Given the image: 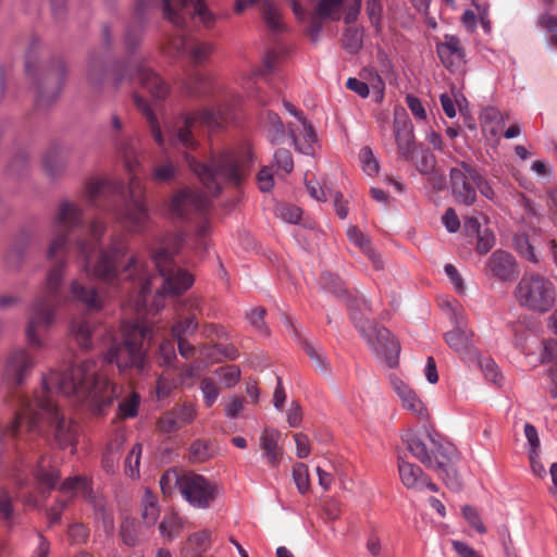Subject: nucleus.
Returning a JSON list of instances; mask_svg holds the SVG:
<instances>
[{
	"mask_svg": "<svg viewBox=\"0 0 557 557\" xmlns=\"http://www.w3.org/2000/svg\"><path fill=\"white\" fill-rule=\"evenodd\" d=\"M55 393L74 397L95 413H101L119 395L117 386L109 380L102 364L95 360L82 361L65 372L51 371L44 376L42 388L35 398L20 395L14 419L7 424L0 423V457L20 450L21 442L28 441L24 433L45 434L44 424L53 430L61 448L74 445L77 426L60 412L53 399Z\"/></svg>",
	"mask_w": 557,
	"mask_h": 557,
	"instance_id": "obj_1",
	"label": "nucleus"
},
{
	"mask_svg": "<svg viewBox=\"0 0 557 557\" xmlns=\"http://www.w3.org/2000/svg\"><path fill=\"white\" fill-rule=\"evenodd\" d=\"M231 109L220 104L216 110L203 109L187 113L173 128L171 145L185 150V160L206 188V194L183 189L171 200L172 218L188 220L193 214H203L209 206V195L218 196L226 186H239L248 173V160H243L231 152L211 156L203 163L189 154L198 147L195 132L205 128L212 133L231 121Z\"/></svg>",
	"mask_w": 557,
	"mask_h": 557,
	"instance_id": "obj_2",
	"label": "nucleus"
},
{
	"mask_svg": "<svg viewBox=\"0 0 557 557\" xmlns=\"http://www.w3.org/2000/svg\"><path fill=\"white\" fill-rule=\"evenodd\" d=\"M106 230L104 222L95 219L89 224L88 238L77 239L76 248L83 261V271L86 275L92 274L103 283L125 290L139 310L146 306L153 276L137 255L131 256L126 263L123 262L128 252V237L123 232L113 233L108 246L101 248L94 260L92 253L100 245Z\"/></svg>",
	"mask_w": 557,
	"mask_h": 557,
	"instance_id": "obj_3",
	"label": "nucleus"
},
{
	"mask_svg": "<svg viewBox=\"0 0 557 557\" xmlns=\"http://www.w3.org/2000/svg\"><path fill=\"white\" fill-rule=\"evenodd\" d=\"M83 225V210L74 202L62 200L51 225V239L47 249L50 269L46 288L33 301L26 325V339L32 348L40 349L45 346L40 333L48 331L54 323L57 307L63 300L60 286L67 267L70 237Z\"/></svg>",
	"mask_w": 557,
	"mask_h": 557,
	"instance_id": "obj_4",
	"label": "nucleus"
},
{
	"mask_svg": "<svg viewBox=\"0 0 557 557\" xmlns=\"http://www.w3.org/2000/svg\"><path fill=\"white\" fill-rule=\"evenodd\" d=\"M115 148L124 161V166L129 173L128 197L129 202L122 208H115L111 203L114 199L123 198V184L109 180L90 178L85 184V197L87 201L101 210L113 212L115 219L127 225L131 233L140 234L150 226V216L145 202V187L136 175L140 166L135 141L131 137H122L123 122L113 114L110 120Z\"/></svg>",
	"mask_w": 557,
	"mask_h": 557,
	"instance_id": "obj_5",
	"label": "nucleus"
},
{
	"mask_svg": "<svg viewBox=\"0 0 557 557\" xmlns=\"http://www.w3.org/2000/svg\"><path fill=\"white\" fill-rule=\"evenodd\" d=\"M87 81L94 88L102 86L107 78L112 79L115 87L132 84L135 81L154 99H165L170 92L169 85L147 65L145 58H128L125 63H115L108 69L104 60L91 54L87 63Z\"/></svg>",
	"mask_w": 557,
	"mask_h": 557,
	"instance_id": "obj_6",
	"label": "nucleus"
},
{
	"mask_svg": "<svg viewBox=\"0 0 557 557\" xmlns=\"http://www.w3.org/2000/svg\"><path fill=\"white\" fill-rule=\"evenodd\" d=\"M403 440L411 455L426 468L436 471L450 490L460 488L461 483L454 468L458 451L451 443L442 440L438 433L431 431L426 432L425 438L407 432Z\"/></svg>",
	"mask_w": 557,
	"mask_h": 557,
	"instance_id": "obj_7",
	"label": "nucleus"
},
{
	"mask_svg": "<svg viewBox=\"0 0 557 557\" xmlns=\"http://www.w3.org/2000/svg\"><path fill=\"white\" fill-rule=\"evenodd\" d=\"M122 342L106 352L104 361L115 363L121 373L143 374L149 368L146 339L152 336V329L144 322L127 321L121 326Z\"/></svg>",
	"mask_w": 557,
	"mask_h": 557,
	"instance_id": "obj_8",
	"label": "nucleus"
},
{
	"mask_svg": "<svg viewBox=\"0 0 557 557\" xmlns=\"http://www.w3.org/2000/svg\"><path fill=\"white\" fill-rule=\"evenodd\" d=\"M184 242L183 234H170L161 242L160 247L152 252L153 263L159 275L163 278L162 288L158 290L157 298L164 295H181L194 283L193 275L180 268L174 261V256L178 253Z\"/></svg>",
	"mask_w": 557,
	"mask_h": 557,
	"instance_id": "obj_9",
	"label": "nucleus"
},
{
	"mask_svg": "<svg viewBox=\"0 0 557 557\" xmlns=\"http://www.w3.org/2000/svg\"><path fill=\"white\" fill-rule=\"evenodd\" d=\"M186 7V0H137L134 16L124 34V46L128 54L139 47L146 24L152 12L159 10L163 17L174 26L185 27V15L181 12Z\"/></svg>",
	"mask_w": 557,
	"mask_h": 557,
	"instance_id": "obj_10",
	"label": "nucleus"
},
{
	"mask_svg": "<svg viewBox=\"0 0 557 557\" xmlns=\"http://www.w3.org/2000/svg\"><path fill=\"white\" fill-rule=\"evenodd\" d=\"M349 308L351 320L375 355L383 359L389 368L397 367L400 352L399 343L387 329L374 324L359 312L361 310L371 311L369 301L364 298H356L350 302Z\"/></svg>",
	"mask_w": 557,
	"mask_h": 557,
	"instance_id": "obj_11",
	"label": "nucleus"
},
{
	"mask_svg": "<svg viewBox=\"0 0 557 557\" xmlns=\"http://www.w3.org/2000/svg\"><path fill=\"white\" fill-rule=\"evenodd\" d=\"M520 306L535 312H547L555 304V286L537 273H524L515 289Z\"/></svg>",
	"mask_w": 557,
	"mask_h": 557,
	"instance_id": "obj_12",
	"label": "nucleus"
},
{
	"mask_svg": "<svg viewBox=\"0 0 557 557\" xmlns=\"http://www.w3.org/2000/svg\"><path fill=\"white\" fill-rule=\"evenodd\" d=\"M479 178L480 171L475 164L458 161L449 171L453 198L465 206H472L478 198L475 184Z\"/></svg>",
	"mask_w": 557,
	"mask_h": 557,
	"instance_id": "obj_13",
	"label": "nucleus"
},
{
	"mask_svg": "<svg viewBox=\"0 0 557 557\" xmlns=\"http://www.w3.org/2000/svg\"><path fill=\"white\" fill-rule=\"evenodd\" d=\"M37 364L36 357L27 348L11 349L3 361L2 380L11 387H18L28 379Z\"/></svg>",
	"mask_w": 557,
	"mask_h": 557,
	"instance_id": "obj_14",
	"label": "nucleus"
},
{
	"mask_svg": "<svg viewBox=\"0 0 557 557\" xmlns=\"http://www.w3.org/2000/svg\"><path fill=\"white\" fill-rule=\"evenodd\" d=\"M216 494V485L200 474L189 472L183 483V497L196 508L210 507Z\"/></svg>",
	"mask_w": 557,
	"mask_h": 557,
	"instance_id": "obj_15",
	"label": "nucleus"
},
{
	"mask_svg": "<svg viewBox=\"0 0 557 557\" xmlns=\"http://www.w3.org/2000/svg\"><path fill=\"white\" fill-rule=\"evenodd\" d=\"M60 492L63 497L58 499L55 504L49 508L47 516L51 524L58 523L61 519L63 509L67 506L69 500L75 496H82L86 500L91 499V487L85 476L67 478L61 485Z\"/></svg>",
	"mask_w": 557,
	"mask_h": 557,
	"instance_id": "obj_16",
	"label": "nucleus"
},
{
	"mask_svg": "<svg viewBox=\"0 0 557 557\" xmlns=\"http://www.w3.org/2000/svg\"><path fill=\"white\" fill-rule=\"evenodd\" d=\"M484 273L487 277H493L500 282H512L519 275V267L513 255L498 249L486 259Z\"/></svg>",
	"mask_w": 557,
	"mask_h": 557,
	"instance_id": "obj_17",
	"label": "nucleus"
},
{
	"mask_svg": "<svg viewBox=\"0 0 557 557\" xmlns=\"http://www.w3.org/2000/svg\"><path fill=\"white\" fill-rule=\"evenodd\" d=\"M474 333L467 329L462 319L456 318L455 327L444 335L446 344L454 349L462 359L472 360L478 358V350L474 347Z\"/></svg>",
	"mask_w": 557,
	"mask_h": 557,
	"instance_id": "obj_18",
	"label": "nucleus"
},
{
	"mask_svg": "<svg viewBox=\"0 0 557 557\" xmlns=\"http://www.w3.org/2000/svg\"><path fill=\"white\" fill-rule=\"evenodd\" d=\"M436 52L443 65L451 73L463 69L466 64L465 49L455 35H445L444 40L436 44Z\"/></svg>",
	"mask_w": 557,
	"mask_h": 557,
	"instance_id": "obj_19",
	"label": "nucleus"
},
{
	"mask_svg": "<svg viewBox=\"0 0 557 557\" xmlns=\"http://www.w3.org/2000/svg\"><path fill=\"white\" fill-rule=\"evenodd\" d=\"M65 73L64 63L59 61L55 67L45 75L38 86V94L36 96L37 107L48 106L57 99L62 89Z\"/></svg>",
	"mask_w": 557,
	"mask_h": 557,
	"instance_id": "obj_20",
	"label": "nucleus"
},
{
	"mask_svg": "<svg viewBox=\"0 0 557 557\" xmlns=\"http://www.w3.org/2000/svg\"><path fill=\"white\" fill-rule=\"evenodd\" d=\"M70 149L60 145L50 146L41 157L42 171L52 181L60 180L66 172Z\"/></svg>",
	"mask_w": 557,
	"mask_h": 557,
	"instance_id": "obj_21",
	"label": "nucleus"
},
{
	"mask_svg": "<svg viewBox=\"0 0 557 557\" xmlns=\"http://www.w3.org/2000/svg\"><path fill=\"white\" fill-rule=\"evenodd\" d=\"M394 136L398 154L405 160H409L414 151L413 126L405 112L395 113Z\"/></svg>",
	"mask_w": 557,
	"mask_h": 557,
	"instance_id": "obj_22",
	"label": "nucleus"
},
{
	"mask_svg": "<svg viewBox=\"0 0 557 557\" xmlns=\"http://www.w3.org/2000/svg\"><path fill=\"white\" fill-rule=\"evenodd\" d=\"M389 381L394 392L403 404V408L410 411L418 419L426 420L429 416L428 410L416 392L395 375H391Z\"/></svg>",
	"mask_w": 557,
	"mask_h": 557,
	"instance_id": "obj_23",
	"label": "nucleus"
},
{
	"mask_svg": "<svg viewBox=\"0 0 557 557\" xmlns=\"http://www.w3.org/2000/svg\"><path fill=\"white\" fill-rule=\"evenodd\" d=\"M281 433L274 429L265 428L260 435V448L271 467H277L282 460L283 450L278 446Z\"/></svg>",
	"mask_w": 557,
	"mask_h": 557,
	"instance_id": "obj_24",
	"label": "nucleus"
},
{
	"mask_svg": "<svg viewBox=\"0 0 557 557\" xmlns=\"http://www.w3.org/2000/svg\"><path fill=\"white\" fill-rule=\"evenodd\" d=\"M35 478L38 490L42 495H45L46 493L54 488L55 484L60 479V473L59 470L51 465L50 459L42 456L38 460L35 470Z\"/></svg>",
	"mask_w": 557,
	"mask_h": 557,
	"instance_id": "obj_25",
	"label": "nucleus"
},
{
	"mask_svg": "<svg viewBox=\"0 0 557 557\" xmlns=\"http://www.w3.org/2000/svg\"><path fill=\"white\" fill-rule=\"evenodd\" d=\"M398 473L403 485L408 490L423 488V482L426 481V474L416 463L404 460L398 457Z\"/></svg>",
	"mask_w": 557,
	"mask_h": 557,
	"instance_id": "obj_26",
	"label": "nucleus"
},
{
	"mask_svg": "<svg viewBox=\"0 0 557 557\" xmlns=\"http://www.w3.org/2000/svg\"><path fill=\"white\" fill-rule=\"evenodd\" d=\"M185 94L191 98H206L212 94L213 86L211 79L202 73H193L188 75L183 83Z\"/></svg>",
	"mask_w": 557,
	"mask_h": 557,
	"instance_id": "obj_27",
	"label": "nucleus"
},
{
	"mask_svg": "<svg viewBox=\"0 0 557 557\" xmlns=\"http://www.w3.org/2000/svg\"><path fill=\"white\" fill-rule=\"evenodd\" d=\"M191 8V16L198 17L202 26L207 29H212L219 15L213 13L206 0H186V7L181 11L185 15V26L187 25V9Z\"/></svg>",
	"mask_w": 557,
	"mask_h": 557,
	"instance_id": "obj_28",
	"label": "nucleus"
},
{
	"mask_svg": "<svg viewBox=\"0 0 557 557\" xmlns=\"http://www.w3.org/2000/svg\"><path fill=\"white\" fill-rule=\"evenodd\" d=\"M70 292L74 300L82 302L89 310H98L102 306V300L96 289L84 285L78 280L72 282Z\"/></svg>",
	"mask_w": 557,
	"mask_h": 557,
	"instance_id": "obj_29",
	"label": "nucleus"
},
{
	"mask_svg": "<svg viewBox=\"0 0 557 557\" xmlns=\"http://www.w3.org/2000/svg\"><path fill=\"white\" fill-rule=\"evenodd\" d=\"M347 237L350 243L356 245L366 256H368L376 270L383 268V262L381 261L380 255L375 252L369 238L357 226L352 225L348 227Z\"/></svg>",
	"mask_w": 557,
	"mask_h": 557,
	"instance_id": "obj_30",
	"label": "nucleus"
},
{
	"mask_svg": "<svg viewBox=\"0 0 557 557\" xmlns=\"http://www.w3.org/2000/svg\"><path fill=\"white\" fill-rule=\"evenodd\" d=\"M181 384V376L178 375V367L164 368L157 380L156 394L158 399L166 398L175 391Z\"/></svg>",
	"mask_w": 557,
	"mask_h": 557,
	"instance_id": "obj_31",
	"label": "nucleus"
},
{
	"mask_svg": "<svg viewBox=\"0 0 557 557\" xmlns=\"http://www.w3.org/2000/svg\"><path fill=\"white\" fill-rule=\"evenodd\" d=\"M189 472L172 468L166 470L160 478V488L164 496H171L174 492H183V483Z\"/></svg>",
	"mask_w": 557,
	"mask_h": 557,
	"instance_id": "obj_32",
	"label": "nucleus"
},
{
	"mask_svg": "<svg viewBox=\"0 0 557 557\" xmlns=\"http://www.w3.org/2000/svg\"><path fill=\"white\" fill-rule=\"evenodd\" d=\"M211 542V532L208 530H201L193 533L187 539V545L182 548V555L184 557L202 556Z\"/></svg>",
	"mask_w": 557,
	"mask_h": 557,
	"instance_id": "obj_33",
	"label": "nucleus"
},
{
	"mask_svg": "<svg viewBox=\"0 0 557 557\" xmlns=\"http://www.w3.org/2000/svg\"><path fill=\"white\" fill-rule=\"evenodd\" d=\"M263 22L272 32L280 33L285 29L282 21L281 11L276 3L271 0H262L259 4Z\"/></svg>",
	"mask_w": 557,
	"mask_h": 557,
	"instance_id": "obj_34",
	"label": "nucleus"
},
{
	"mask_svg": "<svg viewBox=\"0 0 557 557\" xmlns=\"http://www.w3.org/2000/svg\"><path fill=\"white\" fill-rule=\"evenodd\" d=\"M92 332L94 327L87 318H77L71 323V334L82 349H89L92 346Z\"/></svg>",
	"mask_w": 557,
	"mask_h": 557,
	"instance_id": "obj_35",
	"label": "nucleus"
},
{
	"mask_svg": "<svg viewBox=\"0 0 557 557\" xmlns=\"http://www.w3.org/2000/svg\"><path fill=\"white\" fill-rule=\"evenodd\" d=\"M262 126L272 144H281L285 137V126L277 113L267 111L262 117Z\"/></svg>",
	"mask_w": 557,
	"mask_h": 557,
	"instance_id": "obj_36",
	"label": "nucleus"
},
{
	"mask_svg": "<svg viewBox=\"0 0 557 557\" xmlns=\"http://www.w3.org/2000/svg\"><path fill=\"white\" fill-rule=\"evenodd\" d=\"M133 100H134L136 107L146 116L148 125L150 127L151 135H152L154 141L159 146H163L164 145L163 134H162L161 128L159 126L158 120H157L154 113L152 112V110L150 109L147 100L144 99L143 97H140L139 95H137V94L133 95Z\"/></svg>",
	"mask_w": 557,
	"mask_h": 557,
	"instance_id": "obj_37",
	"label": "nucleus"
},
{
	"mask_svg": "<svg viewBox=\"0 0 557 557\" xmlns=\"http://www.w3.org/2000/svg\"><path fill=\"white\" fill-rule=\"evenodd\" d=\"M29 240L30 235L26 232H22L20 238L11 247L5 257V264L9 269L17 270L21 267Z\"/></svg>",
	"mask_w": 557,
	"mask_h": 557,
	"instance_id": "obj_38",
	"label": "nucleus"
},
{
	"mask_svg": "<svg viewBox=\"0 0 557 557\" xmlns=\"http://www.w3.org/2000/svg\"><path fill=\"white\" fill-rule=\"evenodd\" d=\"M88 502L94 503L95 518L96 521L101 524L103 532L107 535H112L114 532V517L112 511L108 510L102 502L96 500L92 494L91 499Z\"/></svg>",
	"mask_w": 557,
	"mask_h": 557,
	"instance_id": "obj_39",
	"label": "nucleus"
},
{
	"mask_svg": "<svg viewBox=\"0 0 557 557\" xmlns=\"http://www.w3.org/2000/svg\"><path fill=\"white\" fill-rule=\"evenodd\" d=\"M177 357L173 339H163L157 351L158 366L163 368H173L176 366Z\"/></svg>",
	"mask_w": 557,
	"mask_h": 557,
	"instance_id": "obj_40",
	"label": "nucleus"
},
{
	"mask_svg": "<svg viewBox=\"0 0 557 557\" xmlns=\"http://www.w3.org/2000/svg\"><path fill=\"white\" fill-rule=\"evenodd\" d=\"M213 49V44L209 41L193 40L189 41L187 53L194 63L201 64L209 60Z\"/></svg>",
	"mask_w": 557,
	"mask_h": 557,
	"instance_id": "obj_41",
	"label": "nucleus"
},
{
	"mask_svg": "<svg viewBox=\"0 0 557 557\" xmlns=\"http://www.w3.org/2000/svg\"><path fill=\"white\" fill-rule=\"evenodd\" d=\"M159 517L158 498L150 491H146L143 498L141 519L144 523L151 527Z\"/></svg>",
	"mask_w": 557,
	"mask_h": 557,
	"instance_id": "obj_42",
	"label": "nucleus"
},
{
	"mask_svg": "<svg viewBox=\"0 0 557 557\" xmlns=\"http://www.w3.org/2000/svg\"><path fill=\"white\" fill-rule=\"evenodd\" d=\"M120 535L125 545L129 547L136 546L140 542L138 522L134 519L125 518L121 523Z\"/></svg>",
	"mask_w": 557,
	"mask_h": 557,
	"instance_id": "obj_43",
	"label": "nucleus"
},
{
	"mask_svg": "<svg viewBox=\"0 0 557 557\" xmlns=\"http://www.w3.org/2000/svg\"><path fill=\"white\" fill-rule=\"evenodd\" d=\"M300 122H301L302 128H304V138L308 145L306 147H301L299 145L296 133L290 125L288 126V136H289L296 150H299L302 153L309 154L312 150L311 143H313L315 140V132H314L312 125L306 119L301 120Z\"/></svg>",
	"mask_w": 557,
	"mask_h": 557,
	"instance_id": "obj_44",
	"label": "nucleus"
},
{
	"mask_svg": "<svg viewBox=\"0 0 557 557\" xmlns=\"http://www.w3.org/2000/svg\"><path fill=\"white\" fill-rule=\"evenodd\" d=\"M345 0H319L315 9L318 13L330 21H339Z\"/></svg>",
	"mask_w": 557,
	"mask_h": 557,
	"instance_id": "obj_45",
	"label": "nucleus"
},
{
	"mask_svg": "<svg viewBox=\"0 0 557 557\" xmlns=\"http://www.w3.org/2000/svg\"><path fill=\"white\" fill-rule=\"evenodd\" d=\"M198 327V321L194 312L185 319L176 321L171 327L173 338H184L187 334H194Z\"/></svg>",
	"mask_w": 557,
	"mask_h": 557,
	"instance_id": "obj_46",
	"label": "nucleus"
},
{
	"mask_svg": "<svg viewBox=\"0 0 557 557\" xmlns=\"http://www.w3.org/2000/svg\"><path fill=\"white\" fill-rule=\"evenodd\" d=\"M141 453V444L136 443L125 458V473L132 479L139 476Z\"/></svg>",
	"mask_w": 557,
	"mask_h": 557,
	"instance_id": "obj_47",
	"label": "nucleus"
},
{
	"mask_svg": "<svg viewBox=\"0 0 557 557\" xmlns=\"http://www.w3.org/2000/svg\"><path fill=\"white\" fill-rule=\"evenodd\" d=\"M140 404V396L136 392H132L131 395L122 400L119 405L117 416L121 419L135 418L138 413Z\"/></svg>",
	"mask_w": 557,
	"mask_h": 557,
	"instance_id": "obj_48",
	"label": "nucleus"
},
{
	"mask_svg": "<svg viewBox=\"0 0 557 557\" xmlns=\"http://www.w3.org/2000/svg\"><path fill=\"white\" fill-rule=\"evenodd\" d=\"M189 41L182 35H176L168 39L166 44L162 45V52L171 58H177L187 52Z\"/></svg>",
	"mask_w": 557,
	"mask_h": 557,
	"instance_id": "obj_49",
	"label": "nucleus"
},
{
	"mask_svg": "<svg viewBox=\"0 0 557 557\" xmlns=\"http://www.w3.org/2000/svg\"><path fill=\"white\" fill-rule=\"evenodd\" d=\"M293 479L300 494L305 495L310 490V478L308 466L304 462H297L293 467Z\"/></svg>",
	"mask_w": 557,
	"mask_h": 557,
	"instance_id": "obj_50",
	"label": "nucleus"
},
{
	"mask_svg": "<svg viewBox=\"0 0 557 557\" xmlns=\"http://www.w3.org/2000/svg\"><path fill=\"white\" fill-rule=\"evenodd\" d=\"M320 284L324 289L334 294L336 297L341 298L346 293L343 281L337 275L330 272L322 273L320 277Z\"/></svg>",
	"mask_w": 557,
	"mask_h": 557,
	"instance_id": "obj_51",
	"label": "nucleus"
},
{
	"mask_svg": "<svg viewBox=\"0 0 557 557\" xmlns=\"http://www.w3.org/2000/svg\"><path fill=\"white\" fill-rule=\"evenodd\" d=\"M200 389L203 394L206 407H211L220 395V388L212 377H203L200 381Z\"/></svg>",
	"mask_w": 557,
	"mask_h": 557,
	"instance_id": "obj_52",
	"label": "nucleus"
},
{
	"mask_svg": "<svg viewBox=\"0 0 557 557\" xmlns=\"http://www.w3.org/2000/svg\"><path fill=\"white\" fill-rule=\"evenodd\" d=\"M177 173V168L171 161L158 164L152 170V180L158 183L172 181Z\"/></svg>",
	"mask_w": 557,
	"mask_h": 557,
	"instance_id": "obj_53",
	"label": "nucleus"
},
{
	"mask_svg": "<svg viewBox=\"0 0 557 557\" xmlns=\"http://www.w3.org/2000/svg\"><path fill=\"white\" fill-rule=\"evenodd\" d=\"M160 533L170 540L180 534L182 530V521L176 515L164 517L159 525Z\"/></svg>",
	"mask_w": 557,
	"mask_h": 557,
	"instance_id": "obj_54",
	"label": "nucleus"
},
{
	"mask_svg": "<svg viewBox=\"0 0 557 557\" xmlns=\"http://www.w3.org/2000/svg\"><path fill=\"white\" fill-rule=\"evenodd\" d=\"M287 50L285 47L277 46L265 53L263 65L264 70L269 73L273 72L280 62L286 57Z\"/></svg>",
	"mask_w": 557,
	"mask_h": 557,
	"instance_id": "obj_55",
	"label": "nucleus"
},
{
	"mask_svg": "<svg viewBox=\"0 0 557 557\" xmlns=\"http://www.w3.org/2000/svg\"><path fill=\"white\" fill-rule=\"evenodd\" d=\"M360 161L362 163L363 171L369 176H374L379 173V163L373 156L370 147L366 146L361 148L359 153Z\"/></svg>",
	"mask_w": 557,
	"mask_h": 557,
	"instance_id": "obj_56",
	"label": "nucleus"
},
{
	"mask_svg": "<svg viewBox=\"0 0 557 557\" xmlns=\"http://www.w3.org/2000/svg\"><path fill=\"white\" fill-rule=\"evenodd\" d=\"M189 456L193 461H206L211 457L209 443L202 440L195 441L189 447Z\"/></svg>",
	"mask_w": 557,
	"mask_h": 557,
	"instance_id": "obj_57",
	"label": "nucleus"
},
{
	"mask_svg": "<svg viewBox=\"0 0 557 557\" xmlns=\"http://www.w3.org/2000/svg\"><path fill=\"white\" fill-rule=\"evenodd\" d=\"M216 373L220 375L221 381L227 388L235 386L240 377V370L234 364L221 367Z\"/></svg>",
	"mask_w": 557,
	"mask_h": 557,
	"instance_id": "obj_58",
	"label": "nucleus"
},
{
	"mask_svg": "<svg viewBox=\"0 0 557 557\" xmlns=\"http://www.w3.org/2000/svg\"><path fill=\"white\" fill-rule=\"evenodd\" d=\"M343 46L349 53H357L362 47V35L357 29H347Z\"/></svg>",
	"mask_w": 557,
	"mask_h": 557,
	"instance_id": "obj_59",
	"label": "nucleus"
},
{
	"mask_svg": "<svg viewBox=\"0 0 557 557\" xmlns=\"http://www.w3.org/2000/svg\"><path fill=\"white\" fill-rule=\"evenodd\" d=\"M463 518L468 521V523L480 534L486 533V528L478 512V510L472 506H463L462 507Z\"/></svg>",
	"mask_w": 557,
	"mask_h": 557,
	"instance_id": "obj_60",
	"label": "nucleus"
},
{
	"mask_svg": "<svg viewBox=\"0 0 557 557\" xmlns=\"http://www.w3.org/2000/svg\"><path fill=\"white\" fill-rule=\"evenodd\" d=\"M304 349L308 357L315 362V367L319 371L326 374L329 373V363L321 351H319L312 344L305 342Z\"/></svg>",
	"mask_w": 557,
	"mask_h": 557,
	"instance_id": "obj_61",
	"label": "nucleus"
},
{
	"mask_svg": "<svg viewBox=\"0 0 557 557\" xmlns=\"http://www.w3.org/2000/svg\"><path fill=\"white\" fill-rule=\"evenodd\" d=\"M182 428V423L178 422V419L176 418L175 412L170 411L164 413L159 420H158V429L162 433H172Z\"/></svg>",
	"mask_w": 557,
	"mask_h": 557,
	"instance_id": "obj_62",
	"label": "nucleus"
},
{
	"mask_svg": "<svg viewBox=\"0 0 557 557\" xmlns=\"http://www.w3.org/2000/svg\"><path fill=\"white\" fill-rule=\"evenodd\" d=\"M274 161L278 169L289 174L294 169V161L289 150L278 148L274 153Z\"/></svg>",
	"mask_w": 557,
	"mask_h": 557,
	"instance_id": "obj_63",
	"label": "nucleus"
},
{
	"mask_svg": "<svg viewBox=\"0 0 557 557\" xmlns=\"http://www.w3.org/2000/svg\"><path fill=\"white\" fill-rule=\"evenodd\" d=\"M182 428L190 424L197 416V407L194 404H183L177 410L174 411Z\"/></svg>",
	"mask_w": 557,
	"mask_h": 557,
	"instance_id": "obj_64",
	"label": "nucleus"
}]
</instances>
